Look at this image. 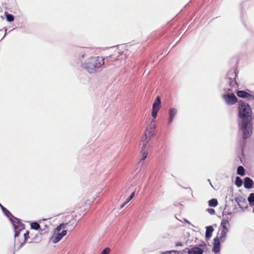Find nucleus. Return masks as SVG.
<instances>
[{"mask_svg": "<svg viewBox=\"0 0 254 254\" xmlns=\"http://www.w3.org/2000/svg\"><path fill=\"white\" fill-rule=\"evenodd\" d=\"M67 225V223L61 224L59 226H58L55 229V232L57 233V234H56L54 236L52 237V241L54 243H57L63 238L64 236L66 235V230H63L62 232H60V231L62 229H65V226Z\"/></svg>", "mask_w": 254, "mask_h": 254, "instance_id": "20e7f679", "label": "nucleus"}, {"mask_svg": "<svg viewBox=\"0 0 254 254\" xmlns=\"http://www.w3.org/2000/svg\"><path fill=\"white\" fill-rule=\"evenodd\" d=\"M183 245V243L181 242H178L175 243L176 247L182 246Z\"/></svg>", "mask_w": 254, "mask_h": 254, "instance_id": "c756f323", "label": "nucleus"}, {"mask_svg": "<svg viewBox=\"0 0 254 254\" xmlns=\"http://www.w3.org/2000/svg\"><path fill=\"white\" fill-rule=\"evenodd\" d=\"M242 184H243V181H242V179L239 177H237L236 178V181H235V185L238 187H240L242 186Z\"/></svg>", "mask_w": 254, "mask_h": 254, "instance_id": "4be33fe9", "label": "nucleus"}, {"mask_svg": "<svg viewBox=\"0 0 254 254\" xmlns=\"http://www.w3.org/2000/svg\"><path fill=\"white\" fill-rule=\"evenodd\" d=\"M248 200L250 203L254 202V193H251L248 197Z\"/></svg>", "mask_w": 254, "mask_h": 254, "instance_id": "393cba45", "label": "nucleus"}, {"mask_svg": "<svg viewBox=\"0 0 254 254\" xmlns=\"http://www.w3.org/2000/svg\"><path fill=\"white\" fill-rule=\"evenodd\" d=\"M19 235H20L19 232L15 231V235H14L15 242L17 243V244L19 243V248H21L25 244H26L27 243V240L28 239V238H29V231H26V232L25 233H24V234H23L24 240L22 243H20V240H18V237L19 236Z\"/></svg>", "mask_w": 254, "mask_h": 254, "instance_id": "1a4fd4ad", "label": "nucleus"}, {"mask_svg": "<svg viewBox=\"0 0 254 254\" xmlns=\"http://www.w3.org/2000/svg\"><path fill=\"white\" fill-rule=\"evenodd\" d=\"M220 240L218 237H216L213 240L212 251L215 253H217L220 250Z\"/></svg>", "mask_w": 254, "mask_h": 254, "instance_id": "f8f14e48", "label": "nucleus"}, {"mask_svg": "<svg viewBox=\"0 0 254 254\" xmlns=\"http://www.w3.org/2000/svg\"><path fill=\"white\" fill-rule=\"evenodd\" d=\"M235 200L240 207H241V203L243 204L247 203L246 199L243 197H237L236 198Z\"/></svg>", "mask_w": 254, "mask_h": 254, "instance_id": "a211bd4d", "label": "nucleus"}, {"mask_svg": "<svg viewBox=\"0 0 254 254\" xmlns=\"http://www.w3.org/2000/svg\"><path fill=\"white\" fill-rule=\"evenodd\" d=\"M85 209L82 207L79 208V210L75 215L73 216V219L75 221L80 220L85 215Z\"/></svg>", "mask_w": 254, "mask_h": 254, "instance_id": "9b49d317", "label": "nucleus"}, {"mask_svg": "<svg viewBox=\"0 0 254 254\" xmlns=\"http://www.w3.org/2000/svg\"><path fill=\"white\" fill-rule=\"evenodd\" d=\"M237 95L238 97L243 98H250L253 97V95L250 94L245 91H238L237 92Z\"/></svg>", "mask_w": 254, "mask_h": 254, "instance_id": "4468645a", "label": "nucleus"}, {"mask_svg": "<svg viewBox=\"0 0 254 254\" xmlns=\"http://www.w3.org/2000/svg\"><path fill=\"white\" fill-rule=\"evenodd\" d=\"M254 185L253 181L249 177H246L244 179V187L246 189H250L253 187Z\"/></svg>", "mask_w": 254, "mask_h": 254, "instance_id": "2eb2a0df", "label": "nucleus"}, {"mask_svg": "<svg viewBox=\"0 0 254 254\" xmlns=\"http://www.w3.org/2000/svg\"><path fill=\"white\" fill-rule=\"evenodd\" d=\"M237 75L235 71H233L232 72L230 71L228 73V78L229 80V85L232 87H234L237 84V82L235 80V78L237 76Z\"/></svg>", "mask_w": 254, "mask_h": 254, "instance_id": "9d476101", "label": "nucleus"}, {"mask_svg": "<svg viewBox=\"0 0 254 254\" xmlns=\"http://www.w3.org/2000/svg\"><path fill=\"white\" fill-rule=\"evenodd\" d=\"M153 134V128L148 127L142 136L140 145L142 150H144L147 146L148 141L150 139L151 136Z\"/></svg>", "mask_w": 254, "mask_h": 254, "instance_id": "39448f33", "label": "nucleus"}, {"mask_svg": "<svg viewBox=\"0 0 254 254\" xmlns=\"http://www.w3.org/2000/svg\"><path fill=\"white\" fill-rule=\"evenodd\" d=\"M134 192H133L130 194V195L127 199V200H126L127 202L128 203L132 199V198L134 197Z\"/></svg>", "mask_w": 254, "mask_h": 254, "instance_id": "cd10ccee", "label": "nucleus"}, {"mask_svg": "<svg viewBox=\"0 0 254 254\" xmlns=\"http://www.w3.org/2000/svg\"><path fill=\"white\" fill-rule=\"evenodd\" d=\"M214 230L212 226H210L206 227L205 237L207 239H209L212 236V233Z\"/></svg>", "mask_w": 254, "mask_h": 254, "instance_id": "f3484780", "label": "nucleus"}, {"mask_svg": "<svg viewBox=\"0 0 254 254\" xmlns=\"http://www.w3.org/2000/svg\"><path fill=\"white\" fill-rule=\"evenodd\" d=\"M128 202H127V201L124 202L121 205L120 208H123Z\"/></svg>", "mask_w": 254, "mask_h": 254, "instance_id": "7c9ffc66", "label": "nucleus"}, {"mask_svg": "<svg viewBox=\"0 0 254 254\" xmlns=\"http://www.w3.org/2000/svg\"><path fill=\"white\" fill-rule=\"evenodd\" d=\"M147 155H148V151L145 150H142V151H141L142 159H141V160H144L147 157Z\"/></svg>", "mask_w": 254, "mask_h": 254, "instance_id": "b1692460", "label": "nucleus"}, {"mask_svg": "<svg viewBox=\"0 0 254 254\" xmlns=\"http://www.w3.org/2000/svg\"><path fill=\"white\" fill-rule=\"evenodd\" d=\"M223 98L229 105H233L237 102V98L233 94H225L223 95Z\"/></svg>", "mask_w": 254, "mask_h": 254, "instance_id": "6e6552de", "label": "nucleus"}, {"mask_svg": "<svg viewBox=\"0 0 254 254\" xmlns=\"http://www.w3.org/2000/svg\"><path fill=\"white\" fill-rule=\"evenodd\" d=\"M202 246H206V245L205 244H204V245H202Z\"/></svg>", "mask_w": 254, "mask_h": 254, "instance_id": "473e14b6", "label": "nucleus"}, {"mask_svg": "<svg viewBox=\"0 0 254 254\" xmlns=\"http://www.w3.org/2000/svg\"><path fill=\"white\" fill-rule=\"evenodd\" d=\"M208 204L211 207H216L218 205L217 200L215 198H212L209 200Z\"/></svg>", "mask_w": 254, "mask_h": 254, "instance_id": "6ab92c4d", "label": "nucleus"}, {"mask_svg": "<svg viewBox=\"0 0 254 254\" xmlns=\"http://www.w3.org/2000/svg\"><path fill=\"white\" fill-rule=\"evenodd\" d=\"M241 127L243 132V138L247 139L250 137L252 133V127L251 121H248V123L242 122Z\"/></svg>", "mask_w": 254, "mask_h": 254, "instance_id": "423d86ee", "label": "nucleus"}, {"mask_svg": "<svg viewBox=\"0 0 254 254\" xmlns=\"http://www.w3.org/2000/svg\"><path fill=\"white\" fill-rule=\"evenodd\" d=\"M230 223L228 220L223 219L221 223L220 227V233H218L217 236L221 242L225 241L227 234L229 232Z\"/></svg>", "mask_w": 254, "mask_h": 254, "instance_id": "7ed1b4c3", "label": "nucleus"}, {"mask_svg": "<svg viewBox=\"0 0 254 254\" xmlns=\"http://www.w3.org/2000/svg\"><path fill=\"white\" fill-rule=\"evenodd\" d=\"M5 14L6 19L8 22H12L14 20V17L12 14H9L8 12H5Z\"/></svg>", "mask_w": 254, "mask_h": 254, "instance_id": "5701e85b", "label": "nucleus"}, {"mask_svg": "<svg viewBox=\"0 0 254 254\" xmlns=\"http://www.w3.org/2000/svg\"><path fill=\"white\" fill-rule=\"evenodd\" d=\"M161 108V99L158 96L154 102L152 106V116L155 119L157 116L158 112Z\"/></svg>", "mask_w": 254, "mask_h": 254, "instance_id": "0eeeda50", "label": "nucleus"}, {"mask_svg": "<svg viewBox=\"0 0 254 254\" xmlns=\"http://www.w3.org/2000/svg\"><path fill=\"white\" fill-rule=\"evenodd\" d=\"M169 123L170 124L172 123L174 117L177 115V110L176 109L171 108L169 110Z\"/></svg>", "mask_w": 254, "mask_h": 254, "instance_id": "dca6fc26", "label": "nucleus"}, {"mask_svg": "<svg viewBox=\"0 0 254 254\" xmlns=\"http://www.w3.org/2000/svg\"><path fill=\"white\" fill-rule=\"evenodd\" d=\"M0 206L1 207V208H2V210H3L4 209H5V208L3 206H2L0 204Z\"/></svg>", "mask_w": 254, "mask_h": 254, "instance_id": "2f4dec72", "label": "nucleus"}, {"mask_svg": "<svg viewBox=\"0 0 254 254\" xmlns=\"http://www.w3.org/2000/svg\"><path fill=\"white\" fill-rule=\"evenodd\" d=\"M110 249L109 248L104 249L100 254H109Z\"/></svg>", "mask_w": 254, "mask_h": 254, "instance_id": "bb28decb", "label": "nucleus"}, {"mask_svg": "<svg viewBox=\"0 0 254 254\" xmlns=\"http://www.w3.org/2000/svg\"><path fill=\"white\" fill-rule=\"evenodd\" d=\"M188 251V254H202L203 250L199 247H194L190 249H186Z\"/></svg>", "mask_w": 254, "mask_h": 254, "instance_id": "ddd939ff", "label": "nucleus"}, {"mask_svg": "<svg viewBox=\"0 0 254 254\" xmlns=\"http://www.w3.org/2000/svg\"><path fill=\"white\" fill-rule=\"evenodd\" d=\"M207 210V212L211 215L215 214V210L213 208H208Z\"/></svg>", "mask_w": 254, "mask_h": 254, "instance_id": "c85d7f7f", "label": "nucleus"}, {"mask_svg": "<svg viewBox=\"0 0 254 254\" xmlns=\"http://www.w3.org/2000/svg\"><path fill=\"white\" fill-rule=\"evenodd\" d=\"M104 59L102 57H91L82 64V67L89 72L92 73L101 68L104 65Z\"/></svg>", "mask_w": 254, "mask_h": 254, "instance_id": "f257e3e1", "label": "nucleus"}, {"mask_svg": "<svg viewBox=\"0 0 254 254\" xmlns=\"http://www.w3.org/2000/svg\"><path fill=\"white\" fill-rule=\"evenodd\" d=\"M161 254H179V252L177 251H170L165 252Z\"/></svg>", "mask_w": 254, "mask_h": 254, "instance_id": "a878e982", "label": "nucleus"}, {"mask_svg": "<svg viewBox=\"0 0 254 254\" xmlns=\"http://www.w3.org/2000/svg\"><path fill=\"white\" fill-rule=\"evenodd\" d=\"M237 174L241 176H244L245 175V170L244 167L242 166H240L237 168Z\"/></svg>", "mask_w": 254, "mask_h": 254, "instance_id": "aec40b11", "label": "nucleus"}, {"mask_svg": "<svg viewBox=\"0 0 254 254\" xmlns=\"http://www.w3.org/2000/svg\"><path fill=\"white\" fill-rule=\"evenodd\" d=\"M238 115L242 122L251 121L252 119V110L250 105L242 101L238 102Z\"/></svg>", "mask_w": 254, "mask_h": 254, "instance_id": "f03ea898", "label": "nucleus"}, {"mask_svg": "<svg viewBox=\"0 0 254 254\" xmlns=\"http://www.w3.org/2000/svg\"><path fill=\"white\" fill-rule=\"evenodd\" d=\"M31 228L33 229L38 230L40 228V226L37 222H32L31 224Z\"/></svg>", "mask_w": 254, "mask_h": 254, "instance_id": "412c9836", "label": "nucleus"}]
</instances>
